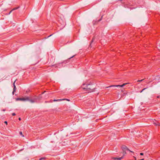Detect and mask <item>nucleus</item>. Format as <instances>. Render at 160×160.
Masks as SVG:
<instances>
[{
    "mask_svg": "<svg viewBox=\"0 0 160 160\" xmlns=\"http://www.w3.org/2000/svg\"><path fill=\"white\" fill-rule=\"evenodd\" d=\"M81 88L83 89L86 90L88 92L94 91L95 89L93 85L91 84H83L81 86Z\"/></svg>",
    "mask_w": 160,
    "mask_h": 160,
    "instance_id": "obj_1",
    "label": "nucleus"
},
{
    "mask_svg": "<svg viewBox=\"0 0 160 160\" xmlns=\"http://www.w3.org/2000/svg\"><path fill=\"white\" fill-rule=\"evenodd\" d=\"M128 83H124L121 85H116V86L112 85V86H110L108 87H107V88H108V87H123L125 85H126L127 84H128Z\"/></svg>",
    "mask_w": 160,
    "mask_h": 160,
    "instance_id": "obj_2",
    "label": "nucleus"
},
{
    "mask_svg": "<svg viewBox=\"0 0 160 160\" xmlns=\"http://www.w3.org/2000/svg\"><path fill=\"white\" fill-rule=\"evenodd\" d=\"M122 149L123 151V152H125V151L127 150L128 151H129L131 152H132V151H130L129 150L128 148L125 146H122Z\"/></svg>",
    "mask_w": 160,
    "mask_h": 160,
    "instance_id": "obj_3",
    "label": "nucleus"
},
{
    "mask_svg": "<svg viewBox=\"0 0 160 160\" xmlns=\"http://www.w3.org/2000/svg\"><path fill=\"white\" fill-rule=\"evenodd\" d=\"M124 155V154L122 157H121L120 158H113L112 159L114 160H121L123 158V156Z\"/></svg>",
    "mask_w": 160,
    "mask_h": 160,
    "instance_id": "obj_4",
    "label": "nucleus"
},
{
    "mask_svg": "<svg viewBox=\"0 0 160 160\" xmlns=\"http://www.w3.org/2000/svg\"><path fill=\"white\" fill-rule=\"evenodd\" d=\"M16 80L15 81H14V83H13V86H14V88L13 89V92H12V93H13V94L14 92H15V90H16V86H15V82L16 81Z\"/></svg>",
    "mask_w": 160,
    "mask_h": 160,
    "instance_id": "obj_5",
    "label": "nucleus"
},
{
    "mask_svg": "<svg viewBox=\"0 0 160 160\" xmlns=\"http://www.w3.org/2000/svg\"><path fill=\"white\" fill-rule=\"evenodd\" d=\"M153 122V124L156 126H160V122H154V121Z\"/></svg>",
    "mask_w": 160,
    "mask_h": 160,
    "instance_id": "obj_6",
    "label": "nucleus"
},
{
    "mask_svg": "<svg viewBox=\"0 0 160 160\" xmlns=\"http://www.w3.org/2000/svg\"><path fill=\"white\" fill-rule=\"evenodd\" d=\"M17 100H18L25 101V100H24L25 99H24V98H18L17 99Z\"/></svg>",
    "mask_w": 160,
    "mask_h": 160,
    "instance_id": "obj_7",
    "label": "nucleus"
},
{
    "mask_svg": "<svg viewBox=\"0 0 160 160\" xmlns=\"http://www.w3.org/2000/svg\"><path fill=\"white\" fill-rule=\"evenodd\" d=\"M24 99H25V101H29L30 99H29V97H26L25 98H24Z\"/></svg>",
    "mask_w": 160,
    "mask_h": 160,
    "instance_id": "obj_8",
    "label": "nucleus"
},
{
    "mask_svg": "<svg viewBox=\"0 0 160 160\" xmlns=\"http://www.w3.org/2000/svg\"><path fill=\"white\" fill-rule=\"evenodd\" d=\"M65 99H54L53 100L54 102L58 101H61L62 100H64Z\"/></svg>",
    "mask_w": 160,
    "mask_h": 160,
    "instance_id": "obj_9",
    "label": "nucleus"
},
{
    "mask_svg": "<svg viewBox=\"0 0 160 160\" xmlns=\"http://www.w3.org/2000/svg\"><path fill=\"white\" fill-rule=\"evenodd\" d=\"M29 101L31 103H34L35 102V99L32 100V99H30Z\"/></svg>",
    "mask_w": 160,
    "mask_h": 160,
    "instance_id": "obj_10",
    "label": "nucleus"
},
{
    "mask_svg": "<svg viewBox=\"0 0 160 160\" xmlns=\"http://www.w3.org/2000/svg\"><path fill=\"white\" fill-rule=\"evenodd\" d=\"M20 135H22V137H24V135L22 134V132H20Z\"/></svg>",
    "mask_w": 160,
    "mask_h": 160,
    "instance_id": "obj_11",
    "label": "nucleus"
},
{
    "mask_svg": "<svg viewBox=\"0 0 160 160\" xmlns=\"http://www.w3.org/2000/svg\"><path fill=\"white\" fill-rule=\"evenodd\" d=\"M18 8H13L12 10V11H13V10H16L17 9H18Z\"/></svg>",
    "mask_w": 160,
    "mask_h": 160,
    "instance_id": "obj_12",
    "label": "nucleus"
},
{
    "mask_svg": "<svg viewBox=\"0 0 160 160\" xmlns=\"http://www.w3.org/2000/svg\"><path fill=\"white\" fill-rule=\"evenodd\" d=\"M147 89V88H143L142 91H141L140 92H143V91L144 90H145V89Z\"/></svg>",
    "mask_w": 160,
    "mask_h": 160,
    "instance_id": "obj_13",
    "label": "nucleus"
},
{
    "mask_svg": "<svg viewBox=\"0 0 160 160\" xmlns=\"http://www.w3.org/2000/svg\"><path fill=\"white\" fill-rule=\"evenodd\" d=\"M45 158H40L39 160H44L45 159Z\"/></svg>",
    "mask_w": 160,
    "mask_h": 160,
    "instance_id": "obj_14",
    "label": "nucleus"
},
{
    "mask_svg": "<svg viewBox=\"0 0 160 160\" xmlns=\"http://www.w3.org/2000/svg\"><path fill=\"white\" fill-rule=\"evenodd\" d=\"M12 116H15L16 115V114L15 113H12Z\"/></svg>",
    "mask_w": 160,
    "mask_h": 160,
    "instance_id": "obj_15",
    "label": "nucleus"
},
{
    "mask_svg": "<svg viewBox=\"0 0 160 160\" xmlns=\"http://www.w3.org/2000/svg\"><path fill=\"white\" fill-rule=\"evenodd\" d=\"M143 80V79H142V80H138L137 81L138 82H141V81H142Z\"/></svg>",
    "mask_w": 160,
    "mask_h": 160,
    "instance_id": "obj_16",
    "label": "nucleus"
},
{
    "mask_svg": "<svg viewBox=\"0 0 160 160\" xmlns=\"http://www.w3.org/2000/svg\"><path fill=\"white\" fill-rule=\"evenodd\" d=\"M140 155H143V153H140Z\"/></svg>",
    "mask_w": 160,
    "mask_h": 160,
    "instance_id": "obj_17",
    "label": "nucleus"
},
{
    "mask_svg": "<svg viewBox=\"0 0 160 160\" xmlns=\"http://www.w3.org/2000/svg\"><path fill=\"white\" fill-rule=\"evenodd\" d=\"M4 123H5V124H7V121H5L4 122Z\"/></svg>",
    "mask_w": 160,
    "mask_h": 160,
    "instance_id": "obj_18",
    "label": "nucleus"
},
{
    "mask_svg": "<svg viewBox=\"0 0 160 160\" xmlns=\"http://www.w3.org/2000/svg\"><path fill=\"white\" fill-rule=\"evenodd\" d=\"M74 56H72V57H71V58H69V59H71V58H73V57H74Z\"/></svg>",
    "mask_w": 160,
    "mask_h": 160,
    "instance_id": "obj_19",
    "label": "nucleus"
},
{
    "mask_svg": "<svg viewBox=\"0 0 160 160\" xmlns=\"http://www.w3.org/2000/svg\"><path fill=\"white\" fill-rule=\"evenodd\" d=\"M12 10L9 12V14H10V13H11V12H12Z\"/></svg>",
    "mask_w": 160,
    "mask_h": 160,
    "instance_id": "obj_20",
    "label": "nucleus"
},
{
    "mask_svg": "<svg viewBox=\"0 0 160 160\" xmlns=\"http://www.w3.org/2000/svg\"><path fill=\"white\" fill-rule=\"evenodd\" d=\"M18 119H19V120H21V118H19Z\"/></svg>",
    "mask_w": 160,
    "mask_h": 160,
    "instance_id": "obj_21",
    "label": "nucleus"
},
{
    "mask_svg": "<svg viewBox=\"0 0 160 160\" xmlns=\"http://www.w3.org/2000/svg\"><path fill=\"white\" fill-rule=\"evenodd\" d=\"M65 99L64 100H68V101H69L68 99Z\"/></svg>",
    "mask_w": 160,
    "mask_h": 160,
    "instance_id": "obj_22",
    "label": "nucleus"
},
{
    "mask_svg": "<svg viewBox=\"0 0 160 160\" xmlns=\"http://www.w3.org/2000/svg\"><path fill=\"white\" fill-rule=\"evenodd\" d=\"M52 35H52H49V36H48V37H50Z\"/></svg>",
    "mask_w": 160,
    "mask_h": 160,
    "instance_id": "obj_23",
    "label": "nucleus"
},
{
    "mask_svg": "<svg viewBox=\"0 0 160 160\" xmlns=\"http://www.w3.org/2000/svg\"><path fill=\"white\" fill-rule=\"evenodd\" d=\"M2 111H5V109H3V110H2Z\"/></svg>",
    "mask_w": 160,
    "mask_h": 160,
    "instance_id": "obj_24",
    "label": "nucleus"
},
{
    "mask_svg": "<svg viewBox=\"0 0 160 160\" xmlns=\"http://www.w3.org/2000/svg\"><path fill=\"white\" fill-rule=\"evenodd\" d=\"M157 98H159V96H157Z\"/></svg>",
    "mask_w": 160,
    "mask_h": 160,
    "instance_id": "obj_25",
    "label": "nucleus"
},
{
    "mask_svg": "<svg viewBox=\"0 0 160 160\" xmlns=\"http://www.w3.org/2000/svg\"><path fill=\"white\" fill-rule=\"evenodd\" d=\"M45 92V91H44V92H43L42 93H44V92Z\"/></svg>",
    "mask_w": 160,
    "mask_h": 160,
    "instance_id": "obj_26",
    "label": "nucleus"
},
{
    "mask_svg": "<svg viewBox=\"0 0 160 160\" xmlns=\"http://www.w3.org/2000/svg\"><path fill=\"white\" fill-rule=\"evenodd\" d=\"M45 92V91H44V92H43L42 93H44V92Z\"/></svg>",
    "mask_w": 160,
    "mask_h": 160,
    "instance_id": "obj_27",
    "label": "nucleus"
},
{
    "mask_svg": "<svg viewBox=\"0 0 160 160\" xmlns=\"http://www.w3.org/2000/svg\"><path fill=\"white\" fill-rule=\"evenodd\" d=\"M45 92V91H44V92H43L42 93H44V92Z\"/></svg>",
    "mask_w": 160,
    "mask_h": 160,
    "instance_id": "obj_28",
    "label": "nucleus"
}]
</instances>
